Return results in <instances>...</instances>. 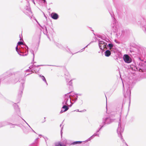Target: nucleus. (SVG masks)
Listing matches in <instances>:
<instances>
[{
  "label": "nucleus",
  "instance_id": "18",
  "mask_svg": "<svg viewBox=\"0 0 146 146\" xmlns=\"http://www.w3.org/2000/svg\"><path fill=\"white\" fill-rule=\"evenodd\" d=\"M55 146H66V145L60 142H59L55 143Z\"/></svg>",
  "mask_w": 146,
  "mask_h": 146
},
{
  "label": "nucleus",
  "instance_id": "50",
  "mask_svg": "<svg viewBox=\"0 0 146 146\" xmlns=\"http://www.w3.org/2000/svg\"><path fill=\"white\" fill-rule=\"evenodd\" d=\"M45 120H44V121L43 122H42V123H43L44 122H45Z\"/></svg>",
  "mask_w": 146,
  "mask_h": 146
},
{
  "label": "nucleus",
  "instance_id": "30",
  "mask_svg": "<svg viewBox=\"0 0 146 146\" xmlns=\"http://www.w3.org/2000/svg\"><path fill=\"white\" fill-rule=\"evenodd\" d=\"M67 110H61V111L60 112V113H62L63 112H65Z\"/></svg>",
  "mask_w": 146,
  "mask_h": 146
},
{
  "label": "nucleus",
  "instance_id": "8",
  "mask_svg": "<svg viewBox=\"0 0 146 146\" xmlns=\"http://www.w3.org/2000/svg\"><path fill=\"white\" fill-rule=\"evenodd\" d=\"M23 12L26 15L31 18V17L32 16L33 14L29 5L25 7Z\"/></svg>",
  "mask_w": 146,
  "mask_h": 146
},
{
  "label": "nucleus",
  "instance_id": "31",
  "mask_svg": "<svg viewBox=\"0 0 146 146\" xmlns=\"http://www.w3.org/2000/svg\"><path fill=\"white\" fill-rule=\"evenodd\" d=\"M86 111V110H81L80 111H79V110H77V111H78V112H84L85 111Z\"/></svg>",
  "mask_w": 146,
  "mask_h": 146
},
{
  "label": "nucleus",
  "instance_id": "55",
  "mask_svg": "<svg viewBox=\"0 0 146 146\" xmlns=\"http://www.w3.org/2000/svg\"><path fill=\"white\" fill-rule=\"evenodd\" d=\"M38 70H39V69H38V70L37 71L38 72Z\"/></svg>",
  "mask_w": 146,
  "mask_h": 146
},
{
  "label": "nucleus",
  "instance_id": "2",
  "mask_svg": "<svg viewBox=\"0 0 146 146\" xmlns=\"http://www.w3.org/2000/svg\"><path fill=\"white\" fill-rule=\"evenodd\" d=\"M94 35V36L93 37V38L92 40V42H95L96 40L98 41V45L100 49L104 50L105 48H106L107 47L109 48V49L111 51H113V52L115 53L117 52V50L114 49L115 46L111 43H109L108 44L106 42L103 40H101L100 39L97 38V37L95 36V35L93 33Z\"/></svg>",
  "mask_w": 146,
  "mask_h": 146
},
{
  "label": "nucleus",
  "instance_id": "57",
  "mask_svg": "<svg viewBox=\"0 0 146 146\" xmlns=\"http://www.w3.org/2000/svg\"><path fill=\"white\" fill-rule=\"evenodd\" d=\"M44 119H45V117H44Z\"/></svg>",
  "mask_w": 146,
  "mask_h": 146
},
{
  "label": "nucleus",
  "instance_id": "52",
  "mask_svg": "<svg viewBox=\"0 0 146 146\" xmlns=\"http://www.w3.org/2000/svg\"><path fill=\"white\" fill-rule=\"evenodd\" d=\"M105 96H106V99L107 100V98H106V96L105 95Z\"/></svg>",
  "mask_w": 146,
  "mask_h": 146
},
{
  "label": "nucleus",
  "instance_id": "21",
  "mask_svg": "<svg viewBox=\"0 0 146 146\" xmlns=\"http://www.w3.org/2000/svg\"><path fill=\"white\" fill-rule=\"evenodd\" d=\"M123 103L122 104H118L117 106V108L119 109V110H122V109L123 108Z\"/></svg>",
  "mask_w": 146,
  "mask_h": 146
},
{
  "label": "nucleus",
  "instance_id": "17",
  "mask_svg": "<svg viewBox=\"0 0 146 146\" xmlns=\"http://www.w3.org/2000/svg\"><path fill=\"white\" fill-rule=\"evenodd\" d=\"M110 50H107L105 52V55L106 56L109 57L111 54V52Z\"/></svg>",
  "mask_w": 146,
  "mask_h": 146
},
{
  "label": "nucleus",
  "instance_id": "4",
  "mask_svg": "<svg viewBox=\"0 0 146 146\" xmlns=\"http://www.w3.org/2000/svg\"><path fill=\"white\" fill-rule=\"evenodd\" d=\"M26 48H24L23 47H21V48L19 49L18 47V46L17 45L16 50L18 54L20 55L26 56L28 54V47L27 46L25 45Z\"/></svg>",
  "mask_w": 146,
  "mask_h": 146
},
{
  "label": "nucleus",
  "instance_id": "44",
  "mask_svg": "<svg viewBox=\"0 0 146 146\" xmlns=\"http://www.w3.org/2000/svg\"><path fill=\"white\" fill-rule=\"evenodd\" d=\"M65 141V142L66 143V142L67 141V140H65V141ZM66 143V144H68V143Z\"/></svg>",
  "mask_w": 146,
  "mask_h": 146
},
{
  "label": "nucleus",
  "instance_id": "24",
  "mask_svg": "<svg viewBox=\"0 0 146 146\" xmlns=\"http://www.w3.org/2000/svg\"><path fill=\"white\" fill-rule=\"evenodd\" d=\"M117 54L118 56L120 58H121L122 57V54L120 52H118L117 53Z\"/></svg>",
  "mask_w": 146,
  "mask_h": 146
},
{
  "label": "nucleus",
  "instance_id": "32",
  "mask_svg": "<svg viewBox=\"0 0 146 146\" xmlns=\"http://www.w3.org/2000/svg\"><path fill=\"white\" fill-rule=\"evenodd\" d=\"M22 119L24 120V121L25 122V123L27 124V125L30 127V128H31V127L29 125V124L23 118H22Z\"/></svg>",
  "mask_w": 146,
  "mask_h": 146
},
{
  "label": "nucleus",
  "instance_id": "23",
  "mask_svg": "<svg viewBox=\"0 0 146 146\" xmlns=\"http://www.w3.org/2000/svg\"><path fill=\"white\" fill-rule=\"evenodd\" d=\"M62 124H60V127H61V131H60V134H61V136H62V133H63L62 131L63 129V126H64V125H63L62 126Z\"/></svg>",
  "mask_w": 146,
  "mask_h": 146
},
{
  "label": "nucleus",
  "instance_id": "37",
  "mask_svg": "<svg viewBox=\"0 0 146 146\" xmlns=\"http://www.w3.org/2000/svg\"><path fill=\"white\" fill-rule=\"evenodd\" d=\"M43 3H46V0H43Z\"/></svg>",
  "mask_w": 146,
  "mask_h": 146
},
{
  "label": "nucleus",
  "instance_id": "14",
  "mask_svg": "<svg viewBox=\"0 0 146 146\" xmlns=\"http://www.w3.org/2000/svg\"><path fill=\"white\" fill-rule=\"evenodd\" d=\"M51 16L52 19L55 20H56L59 17L58 15L56 13H52L51 14Z\"/></svg>",
  "mask_w": 146,
  "mask_h": 146
},
{
  "label": "nucleus",
  "instance_id": "22",
  "mask_svg": "<svg viewBox=\"0 0 146 146\" xmlns=\"http://www.w3.org/2000/svg\"><path fill=\"white\" fill-rule=\"evenodd\" d=\"M40 77L42 80L47 85V83L44 77L42 75H40Z\"/></svg>",
  "mask_w": 146,
  "mask_h": 146
},
{
  "label": "nucleus",
  "instance_id": "28",
  "mask_svg": "<svg viewBox=\"0 0 146 146\" xmlns=\"http://www.w3.org/2000/svg\"><path fill=\"white\" fill-rule=\"evenodd\" d=\"M17 44L18 45H23V43L22 42L19 41L17 43Z\"/></svg>",
  "mask_w": 146,
  "mask_h": 146
},
{
  "label": "nucleus",
  "instance_id": "47",
  "mask_svg": "<svg viewBox=\"0 0 146 146\" xmlns=\"http://www.w3.org/2000/svg\"><path fill=\"white\" fill-rule=\"evenodd\" d=\"M106 110H107V106H106Z\"/></svg>",
  "mask_w": 146,
  "mask_h": 146
},
{
  "label": "nucleus",
  "instance_id": "16",
  "mask_svg": "<svg viewBox=\"0 0 146 146\" xmlns=\"http://www.w3.org/2000/svg\"><path fill=\"white\" fill-rule=\"evenodd\" d=\"M113 25L114 26H112V31L113 32L116 33L117 35H118V32L119 29V28H118L116 26H115L114 24H113Z\"/></svg>",
  "mask_w": 146,
  "mask_h": 146
},
{
  "label": "nucleus",
  "instance_id": "58",
  "mask_svg": "<svg viewBox=\"0 0 146 146\" xmlns=\"http://www.w3.org/2000/svg\"><path fill=\"white\" fill-rule=\"evenodd\" d=\"M18 115L19 116H20V115H19V114H18Z\"/></svg>",
  "mask_w": 146,
  "mask_h": 146
},
{
  "label": "nucleus",
  "instance_id": "36",
  "mask_svg": "<svg viewBox=\"0 0 146 146\" xmlns=\"http://www.w3.org/2000/svg\"><path fill=\"white\" fill-rule=\"evenodd\" d=\"M122 83H123V90L124 89V85L123 82H122Z\"/></svg>",
  "mask_w": 146,
  "mask_h": 146
},
{
  "label": "nucleus",
  "instance_id": "48",
  "mask_svg": "<svg viewBox=\"0 0 146 146\" xmlns=\"http://www.w3.org/2000/svg\"><path fill=\"white\" fill-rule=\"evenodd\" d=\"M36 22H37V23L38 22V21H37L36 19Z\"/></svg>",
  "mask_w": 146,
  "mask_h": 146
},
{
  "label": "nucleus",
  "instance_id": "41",
  "mask_svg": "<svg viewBox=\"0 0 146 146\" xmlns=\"http://www.w3.org/2000/svg\"><path fill=\"white\" fill-rule=\"evenodd\" d=\"M17 112H18V113H20V110H18V111H17Z\"/></svg>",
  "mask_w": 146,
  "mask_h": 146
},
{
  "label": "nucleus",
  "instance_id": "5",
  "mask_svg": "<svg viewBox=\"0 0 146 146\" xmlns=\"http://www.w3.org/2000/svg\"><path fill=\"white\" fill-rule=\"evenodd\" d=\"M124 125L121 123V118H120L119 120L118 126L117 129V132L118 136L123 141H124V140L123 139L122 136V133L124 131Z\"/></svg>",
  "mask_w": 146,
  "mask_h": 146
},
{
  "label": "nucleus",
  "instance_id": "43",
  "mask_svg": "<svg viewBox=\"0 0 146 146\" xmlns=\"http://www.w3.org/2000/svg\"><path fill=\"white\" fill-rule=\"evenodd\" d=\"M31 73H29V74H27V75H26V76H27V75H29V74H31Z\"/></svg>",
  "mask_w": 146,
  "mask_h": 146
},
{
  "label": "nucleus",
  "instance_id": "54",
  "mask_svg": "<svg viewBox=\"0 0 146 146\" xmlns=\"http://www.w3.org/2000/svg\"><path fill=\"white\" fill-rule=\"evenodd\" d=\"M92 31H93V30H92Z\"/></svg>",
  "mask_w": 146,
  "mask_h": 146
},
{
  "label": "nucleus",
  "instance_id": "20",
  "mask_svg": "<svg viewBox=\"0 0 146 146\" xmlns=\"http://www.w3.org/2000/svg\"><path fill=\"white\" fill-rule=\"evenodd\" d=\"M109 12L110 13V14L111 17L112 18V19H113V20L114 21V20H115V18L114 17V15H113V13L112 11L111 10H109Z\"/></svg>",
  "mask_w": 146,
  "mask_h": 146
},
{
  "label": "nucleus",
  "instance_id": "39",
  "mask_svg": "<svg viewBox=\"0 0 146 146\" xmlns=\"http://www.w3.org/2000/svg\"><path fill=\"white\" fill-rule=\"evenodd\" d=\"M13 126L12 127H10L11 128H12V127H13V128H14V125H12Z\"/></svg>",
  "mask_w": 146,
  "mask_h": 146
},
{
  "label": "nucleus",
  "instance_id": "34",
  "mask_svg": "<svg viewBox=\"0 0 146 146\" xmlns=\"http://www.w3.org/2000/svg\"><path fill=\"white\" fill-rule=\"evenodd\" d=\"M88 45H89V44L88 45H87L86 46H85V47H84V48H83V49H82V51H80V52H82V51H84V50L85 48H86L87 47V46Z\"/></svg>",
  "mask_w": 146,
  "mask_h": 146
},
{
  "label": "nucleus",
  "instance_id": "56",
  "mask_svg": "<svg viewBox=\"0 0 146 146\" xmlns=\"http://www.w3.org/2000/svg\"><path fill=\"white\" fill-rule=\"evenodd\" d=\"M76 111V110H74V111Z\"/></svg>",
  "mask_w": 146,
  "mask_h": 146
},
{
  "label": "nucleus",
  "instance_id": "53",
  "mask_svg": "<svg viewBox=\"0 0 146 146\" xmlns=\"http://www.w3.org/2000/svg\"><path fill=\"white\" fill-rule=\"evenodd\" d=\"M39 135V136H41V135Z\"/></svg>",
  "mask_w": 146,
  "mask_h": 146
},
{
  "label": "nucleus",
  "instance_id": "1",
  "mask_svg": "<svg viewBox=\"0 0 146 146\" xmlns=\"http://www.w3.org/2000/svg\"><path fill=\"white\" fill-rule=\"evenodd\" d=\"M77 94L69 95V93L65 94L64 97V101L62 102L63 106L62 108L64 110H68L69 107H71L72 104L77 100Z\"/></svg>",
  "mask_w": 146,
  "mask_h": 146
},
{
  "label": "nucleus",
  "instance_id": "10",
  "mask_svg": "<svg viewBox=\"0 0 146 146\" xmlns=\"http://www.w3.org/2000/svg\"><path fill=\"white\" fill-rule=\"evenodd\" d=\"M19 79L18 78H15L14 77L13 78H9L8 80L7 81L6 83L7 84H9L10 83H15L17 82Z\"/></svg>",
  "mask_w": 146,
  "mask_h": 146
},
{
  "label": "nucleus",
  "instance_id": "6",
  "mask_svg": "<svg viewBox=\"0 0 146 146\" xmlns=\"http://www.w3.org/2000/svg\"><path fill=\"white\" fill-rule=\"evenodd\" d=\"M141 17L140 25L143 31L146 32V17L145 16H142Z\"/></svg>",
  "mask_w": 146,
  "mask_h": 146
},
{
  "label": "nucleus",
  "instance_id": "35",
  "mask_svg": "<svg viewBox=\"0 0 146 146\" xmlns=\"http://www.w3.org/2000/svg\"><path fill=\"white\" fill-rule=\"evenodd\" d=\"M31 53H32V54H33V57L34 58V53H33V51H31Z\"/></svg>",
  "mask_w": 146,
  "mask_h": 146
},
{
  "label": "nucleus",
  "instance_id": "19",
  "mask_svg": "<svg viewBox=\"0 0 146 146\" xmlns=\"http://www.w3.org/2000/svg\"><path fill=\"white\" fill-rule=\"evenodd\" d=\"M43 66V65H38L36 67H34V68L33 69H32V70H31V71L30 70H29V69H27L26 70V72H31L33 70L35 72H36V68L38 67L39 66Z\"/></svg>",
  "mask_w": 146,
  "mask_h": 146
},
{
  "label": "nucleus",
  "instance_id": "49",
  "mask_svg": "<svg viewBox=\"0 0 146 146\" xmlns=\"http://www.w3.org/2000/svg\"><path fill=\"white\" fill-rule=\"evenodd\" d=\"M125 143L126 145L127 146H128V145H127V144L126 143Z\"/></svg>",
  "mask_w": 146,
  "mask_h": 146
},
{
  "label": "nucleus",
  "instance_id": "38",
  "mask_svg": "<svg viewBox=\"0 0 146 146\" xmlns=\"http://www.w3.org/2000/svg\"><path fill=\"white\" fill-rule=\"evenodd\" d=\"M31 129L32 130V131H33V132H34V133H36V132H35V131H34V130L32 129L31 128Z\"/></svg>",
  "mask_w": 146,
  "mask_h": 146
},
{
  "label": "nucleus",
  "instance_id": "7",
  "mask_svg": "<svg viewBox=\"0 0 146 146\" xmlns=\"http://www.w3.org/2000/svg\"><path fill=\"white\" fill-rule=\"evenodd\" d=\"M126 85V88L127 90L126 91V93H125L124 96L125 98H127L129 99H130L131 92L130 89L129 85V84H125Z\"/></svg>",
  "mask_w": 146,
  "mask_h": 146
},
{
  "label": "nucleus",
  "instance_id": "42",
  "mask_svg": "<svg viewBox=\"0 0 146 146\" xmlns=\"http://www.w3.org/2000/svg\"><path fill=\"white\" fill-rule=\"evenodd\" d=\"M64 121V120L62 122V123L61 124H62V125L63 124V122Z\"/></svg>",
  "mask_w": 146,
  "mask_h": 146
},
{
  "label": "nucleus",
  "instance_id": "51",
  "mask_svg": "<svg viewBox=\"0 0 146 146\" xmlns=\"http://www.w3.org/2000/svg\"><path fill=\"white\" fill-rule=\"evenodd\" d=\"M98 37H99V38H101V37L100 36H98Z\"/></svg>",
  "mask_w": 146,
  "mask_h": 146
},
{
  "label": "nucleus",
  "instance_id": "26",
  "mask_svg": "<svg viewBox=\"0 0 146 146\" xmlns=\"http://www.w3.org/2000/svg\"><path fill=\"white\" fill-rule=\"evenodd\" d=\"M72 80H70L68 83V84L70 86H72Z\"/></svg>",
  "mask_w": 146,
  "mask_h": 146
},
{
  "label": "nucleus",
  "instance_id": "13",
  "mask_svg": "<svg viewBox=\"0 0 146 146\" xmlns=\"http://www.w3.org/2000/svg\"><path fill=\"white\" fill-rule=\"evenodd\" d=\"M25 80L24 79H23L22 82H21V84H22V86L21 88V89L20 91L18 93V95L19 97H21L22 96L23 92L22 91L24 87V84L25 82Z\"/></svg>",
  "mask_w": 146,
  "mask_h": 146
},
{
  "label": "nucleus",
  "instance_id": "29",
  "mask_svg": "<svg viewBox=\"0 0 146 146\" xmlns=\"http://www.w3.org/2000/svg\"><path fill=\"white\" fill-rule=\"evenodd\" d=\"M34 66H35V65H32L30 66L29 67V69H32H32H33L34 68Z\"/></svg>",
  "mask_w": 146,
  "mask_h": 146
},
{
  "label": "nucleus",
  "instance_id": "45",
  "mask_svg": "<svg viewBox=\"0 0 146 146\" xmlns=\"http://www.w3.org/2000/svg\"><path fill=\"white\" fill-rule=\"evenodd\" d=\"M1 76H0V80H1Z\"/></svg>",
  "mask_w": 146,
  "mask_h": 146
},
{
  "label": "nucleus",
  "instance_id": "33",
  "mask_svg": "<svg viewBox=\"0 0 146 146\" xmlns=\"http://www.w3.org/2000/svg\"><path fill=\"white\" fill-rule=\"evenodd\" d=\"M104 42H108L109 41H110L108 39H106L105 40H104Z\"/></svg>",
  "mask_w": 146,
  "mask_h": 146
},
{
  "label": "nucleus",
  "instance_id": "12",
  "mask_svg": "<svg viewBox=\"0 0 146 146\" xmlns=\"http://www.w3.org/2000/svg\"><path fill=\"white\" fill-rule=\"evenodd\" d=\"M91 139V136L87 140H86L85 141H75L71 143L70 144V145H74L77 144H80L82 142H87L89 141Z\"/></svg>",
  "mask_w": 146,
  "mask_h": 146
},
{
  "label": "nucleus",
  "instance_id": "11",
  "mask_svg": "<svg viewBox=\"0 0 146 146\" xmlns=\"http://www.w3.org/2000/svg\"><path fill=\"white\" fill-rule=\"evenodd\" d=\"M16 125V126H19V124H13L12 123H11L8 122L7 121H4L0 123V127H1L3 126L7 125Z\"/></svg>",
  "mask_w": 146,
  "mask_h": 146
},
{
  "label": "nucleus",
  "instance_id": "3",
  "mask_svg": "<svg viewBox=\"0 0 146 146\" xmlns=\"http://www.w3.org/2000/svg\"><path fill=\"white\" fill-rule=\"evenodd\" d=\"M111 111V110H106V113L108 115H107L110 117H104L103 119L102 122L100 126V127L96 131V133L92 135V139L96 136L99 137L100 134L99 131L105 124H109L114 121V119H111L110 117V116H112L113 115L111 113L110 114L109 113V112H111L110 111Z\"/></svg>",
  "mask_w": 146,
  "mask_h": 146
},
{
  "label": "nucleus",
  "instance_id": "46",
  "mask_svg": "<svg viewBox=\"0 0 146 146\" xmlns=\"http://www.w3.org/2000/svg\"><path fill=\"white\" fill-rule=\"evenodd\" d=\"M78 95L81 96V94H78Z\"/></svg>",
  "mask_w": 146,
  "mask_h": 146
},
{
  "label": "nucleus",
  "instance_id": "15",
  "mask_svg": "<svg viewBox=\"0 0 146 146\" xmlns=\"http://www.w3.org/2000/svg\"><path fill=\"white\" fill-rule=\"evenodd\" d=\"M38 138H36L35 140V141L32 144H31L29 146H38Z\"/></svg>",
  "mask_w": 146,
  "mask_h": 146
},
{
  "label": "nucleus",
  "instance_id": "27",
  "mask_svg": "<svg viewBox=\"0 0 146 146\" xmlns=\"http://www.w3.org/2000/svg\"><path fill=\"white\" fill-rule=\"evenodd\" d=\"M13 106H14L15 107V109H18V108H18V106L17 105V104H14V105H13Z\"/></svg>",
  "mask_w": 146,
  "mask_h": 146
},
{
  "label": "nucleus",
  "instance_id": "25",
  "mask_svg": "<svg viewBox=\"0 0 146 146\" xmlns=\"http://www.w3.org/2000/svg\"><path fill=\"white\" fill-rule=\"evenodd\" d=\"M43 29H44L46 31H47V29H46V27L44 25L42 27L41 26H40Z\"/></svg>",
  "mask_w": 146,
  "mask_h": 146
},
{
  "label": "nucleus",
  "instance_id": "40",
  "mask_svg": "<svg viewBox=\"0 0 146 146\" xmlns=\"http://www.w3.org/2000/svg\"><path fill=\"white\" fill-rule=\"evenodd\" d=\"M37 23L38 24V25L40 26H41L40 25V24L38 23V22Z\"/></svg>",
  "mask_w": 146,
  "mask_h": 146
},
{
  "label": "nucleus",
  "instance_id": "9",
  "mask_svg": "<svg viewBox=\"0 0 146 146\" xmlns=\"http://www.w3.org/2000/svg\"><path fill=\"white\" fill-rule=\"evenodd\" d=\"M123 59L126 63L129 64L132 61V60L130 56L128 54H125L123 56Z\"/></svg>",
  "mask_w": 146,
  "mask_h": 146
}]
</instances>
